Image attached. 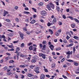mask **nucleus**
I'll return each instance as SVG.
<instances>
[{
	"label": "nucleus",
	"mask_w": 79,
	"mask_h": 79,
	"mask_svg": "<svg viewBox=\"0 0 79 79\" xmlns=\"http://www.w3.org/2000/svg\"><path fill=\"white\" fill-rule=\"evenodd\" d=\"M73 54V52L72 51L71 52L70 51H69L66 52V55H68L67 56V59L69 58V56H70V55H72Z\"/></svg>",
	"instance_id": "nucleus-1"
},
{
	"label": "nucleus",
	"mask_w": 79,
	"mask_h": 79,
	"mask_svg": "<svg viewBox=\"0 0 79 79\" xmlns=\"http://www.w3.org/2000/svg\"><path fill=\"white\" fill-rule=\"evenodd\" d=\"M39 56H42L43 59H45L46 57L45 56V55L44 54L42 53H39Z\"/></svg>",
	"instance_id": "nucleus-2"
},
{
	"label": "nucleus",
	"mask_w": 79,
	"mask_h": 79,
	"mask_svg": "<svg viewBox=\"0 0 79 79\" xmlns=\"http://www.w3.org/2000/svg\"><path fill=\"white\" fill-rule=\"evenodd\" d=\"M47 12L43 10L41 12V15H42L43 16H45L47 15Z\"/></svg>",
	"instance_id": "nucleus-3"
},
{
	"label": "nucleus",
	"mask_w": 79,
	"mask_h": 79,
	"mask_svg": "<svg viewBox=\"0 0 79 79\" xmlns=\"http://www.w3.org/2000/svg\"><path fill=\"white\" fill-rule=\"evenodd\" d=\"M19 33L20 35V36L21 39H23V36H24V34H23L21 33V32L20 31H19Z\"/></svg>",
	"instance_id": "nucleus-4"
},
{
	"label": "nucleus",
	"mask_w": 79,
	"mask_h": 79,
	"mask_svg": "<svg viewBox=\"0 0 79 79\" xmlns=\"http://www.w3.org/2000/svg\"><path fill=\"white\" fill-rule=\"evenodd\" d=\"M49 5H50L52 8V9H54V8H55V6L52 2H50L49 3Z\"/></svg>",
	"instance_id": "nucleus-5"
},
{
	"label": "nucleus",
	"mask_w": 79,
	"mask_h": 79,
	"mask_svg": "<svg viewBox=\"0 0 79 79\" xmlns=\"http://www.w3.org/2000/svg\"><path fill=\"white\" fill-rule=\"evenodd\" d=\"M57 22V20H56V18L54 17L53 19V20L52 21V23L53 24H55V23H56Z\"/></svg>",
	"instance_id": "nucleus-6"
},
{
	"label": "nucleus",
	"mask_w": 79,
	"mask_h": 79,
	"mask_svg": "<svg viewBox=\"0 0 79 79\" xmlns=\"http://www.w3.org/2000/svg\"><path fill=\"white\" fill-rule=\"evenodd\" d=\"M3 14V16H6V14H8V12L7 11H6L5 10H4Z\"/></svg>",
	"instance_id": "nucleus-7"
},
{
	"label": "nucleus",
	"mask_w": 79,
	"mask_h": 79,
	"mask_svg": "<svg viewBox=\"0 0 79 79\" xmlns=\"http://www.w3.org/2000/svg\"><path fill=\"white\" fill-rule=\"evenodd\" d=\"M49 47L51 50H53V48H54V46L53 45H51L49 46Z\"/></svg>",
	"instance_id": "nucleus-8"
},
{
	"label": "nucleus",
	"mask_w": 79,
	"mask_h": 79,
	"mask_svg": "<svg viewBox=\"0 0 79 79\" xmlns=\"http://www.w3.org/2000/svg\"><path fill=\"white\" fill-rule=\"evenodd\" d=\"M45 77V75L44 74H41L40 76V79H44Z\"/></svg>",
	"instance_id": "nucleus-9"
},
{
	"label": "nucleus",
	"mask_w": 79,
	"mask_h": 79,
	"mask_svg": "<svg viewBox=\"0 0 79 79\" xmlns=\"http://www.w3.org/2000/svg\"><path fill=\"white\" fill-rule=\"evenodd\" d=\"M47 8H48V10H51V7L50 5H48L47 6Z\"/></svg>",
	"instance_id": "nucleus-10"
},
{
	"label": "nucleus",
	"mask_w": 79,
	"mask_h": 79,
	"mask_svg": "<svg viewBox=\"0 0 79 79\" xmlns=\"http://www.w3.org/2000/svg\"><path fill=\"white\" fill-rule=\"evenodd\" d=\"M23 13H24V14H26V15H29V14H30V12L26 11H24Z\"/></svg>",
	"instance_id": "nucleus-11"
},
{
	"label": "nucleus",
	"mask_w": 79,
	"mask_h": 79,
	"mask_svg": "<svg viewBox=\"0 0 79 79\" xmlns=\"http://www.w3.org/2000/svg\"><path fill=\"white\" fill-rule=\"evenodd\" d=\"M7 47H9V48H14V46L11 45H7Z\"/></svg>",
	"instance_id": "nucleus-12"
},
{
	"label": "nucleus",
	"mask_w": 79,
	"mask_h": 79,
	"mask_svg": "<svg viewBox=\"0 0 79 79\" xmlns=\"http://www.w3.org/2000/svg\"><path fill=\"white\" fill-rule=\"evenodd\" d=\"M75 51H76V47L75 46H74L73 48V52L74 53H75Z\"/></svg>",
	"instance_id": "nucleus-13"
},
{
	"label": "nucleus",
	"mask_w": 79,
	"mask_h": 79,
	"mask_svg": "<svg viewBox=\"0 0 79 79\" xmlns=\"http://www.w3.org/2000/svg\"><path fill=\"white\" fill-rule=\"evenodd\" d=\"M35 23V21L34 20H33L31 22H30L31 24H34Z\"/></svg>",
	"instance_id": "nucleus-14"
},
{
	"label": "nucleus",
	"mask_w": 79,
	"mask_h": 79,
	"mask_svg": "<svg viewBox=\"0 0 79 79\" xmlns=\"http://www.w3.org/2000/svg\"><path fill=\"white\" fill-rule=\"evenodd\" d=\"M29 50L31 51L33 50V48H32V46H31L29 48Z\"/></svg>",
	"instance_id": "nucleus-15"
},
{
	"label": "nucleus",
	"mask_w": 79,
	"mask_h": 79,
	"mask_svg": "<svg viewBox=\"0 0 79 79\" xmlns=\"http://www.w3.org/2000/svg\"><path fill=\"white\" fill-rule=\"evenodd\" d=\"M74 20L75 21H76V23H79V21L77 19H74Z\"/></svg>",
	"instance_id": "nucleus-16"
},
{
	"label": "nucleus",
	"mask_w": 79,
	"mask_h": 79,
	"mask_svg": "<svg viewBox=\"0 0 79 79\" xmlns=\"http://www.w3.org/2000/svg\"><path fill=\"white\" fill-rule=\"evenodd\" d=\"M48 31H49V32H50L51 34H53V31H52V30L51 29H49Z\"/></svg>",
	"instance_id": "nucleus-17"
},
{
	"label": "nucleus",
	"mask_w": 79,
	"mask_h": 79,
	"mask_svg": "<svg viewBox=\"0 0 79 79\" xmlns=\"http://www.w3.org/2000/svg\"><path fill=\"white\" fill-rule=\"evenodd\" d=\"M61 47H59L56 48V51H58V50H61Z\"/></svg>",
	"instance_id": "nucleus-18"
},
{
	"label": "nucleus",
	"mask_w": 79,
	"mask_h": 79,
	"mask_svg": "<svg viewBox=\"0 0 79 79\" xmlns=\"http://www.w3.org/2000/svg\"><path fill=\"white\" fill-rule=\"evenodd\" d=\"M55 66H56V64L55 63H53V64H52V68H53L55 67Z\"/></svg>",
	"instance_id": "nucleus-19"
},
{
	"label": "nucleus",
	"mask_w": 79,
	"mask_h": 79,
	"mask_svg": "<svg viewBox=\"0 0 79 79\" xmlns=\"http://www.w3.org/2000/svg\"><path fill=\"white\" fill-rule=\"evenodd\" d=\"M67 61H69V62H74V61L73 60L71 59H67Z\"/></svg>",
	"instance_id": "nucleus-20"
},
{
	"label": "nucleus",
	"mask_w": 79,
	"mask_h": 79,
	"mask_svg": "<svg viewBox=\"0 0 79 79\" xmlns=\"http://www.w3.org/2000/svg\"><path fill=\"white\" fill-rule=\"evenodd\" d=\"M15 21H16L17 23H18L19 22V19L18 18H16L15 19Z\"/></svg>",
	"instance_id": "nucleus-21"
},
{
	"label": "nucleus",
	"mask_w": 79,
	"mask_h": 79,
	"mask_svg": "<svg viewBox=\"0 0 79 79\" xmlns=\"http://www.w3.org/2000/svg\"><path fill=\"white\" fill-rule=\"evenodd\" d=\"M74 39H77V40H78L79 39V37L75 36L73 37Z\"/></svg>",
	"instance_id": "nucleus-22"
},
{
	"label": "nucleus",
	"mask_w": 79,
	"mask_h": 79,
	"mask_svg": "<svg viewBox=\"0 0 79 79\" xmlns=\"http://www.w3.org/2000/svg\"><path fill=\"white\" fill-rule=\"evenodd\" d=\"M39 69L38 67H36L35 69H34V71H39Z\"/></svg>",
	"instance_id": "nucleus-23"
},
{
	"label": "nucleus",
	"mask_w": 79,
	"mask_h": 79,
	"mask_svg": "<svg viewBox=\"0 0 79 79\" xmlns=\"http://www.w3.org/2000/svg\"><path fill=\"white\" fill-rule=\"evenodd\" d=\"M5 61L6 62H8V57H5Z\"/></svg>",
	"instance_id": "nucleus-24"
},
{
	"label": "nucleus",
	"mask_w": 79,
	"mask_h": 79,
	"mask_svg": "<svg viewBox=\"0 0 79 79\" xmlns=\"http://www.w3.org/2000/svg\"><path fill=\"white\" fill-rule=\"evenodd\" d=\"M74 65L75 66H78L79 65V64L77 63H76L75 62H74Z\"/></svg>",
	"instance_id": "nucleus-25"
},
{
	"label": "nucleus",
	"mask_w": 79,
	"mask_h": 79,
	"mask_svg": "<svg viewBox=\"0 0 79 79\" xmlns=\"http://www.w3.org/2000/svg\"><path fill=\"white\" fill-rule=\"evenodd\" d=\"M30 67V68H31V69H33V68H34V67H35V65H31Z\"/></svg>",
	"instance_id": "nucleus-26"
},
{
	"label": "nucleus",
	"mask_w": 79,
	"mask_h": 79,
	"mask_svg": "<svg viewBox=\"0 0 79 79\" xmlns=\"http://www.w3.org/2000/svg\"><path fill=\"white\" fill-rule=\"evenodd\" d=\"M71 26L72 28H74V27L75 26V24L74 23H73L71 24Z\"/></svg>",
	"instance_id": "nucleus-27"
},
{
	"label": "nucleus",
	"mask_w": 79,
	"mask_h": 79,
	"mask_svg": "<svg viewBox=\"0 0 79 79\" xmlns=\"http://www.w3.org/2000/svg\"><path fill=\"white\" fill-rule=\"evenodd\" d=\"M32 9L34 11V12H35V13H36L37 12V10L36 9H35V8H32Z\"/></svg>",
	"instance_id": "nucleus-28"
},
{
	"label": "nucleus",
	"mask_w": 79,
	"mask_h": 79,
	"mask_svg": "<svg viewBox=\"0 0 79 79\" xmlns=\"http://www.w3.org/2000/svg\"><path fill=\"white\" fill-rule=\"evenodd\" d=\"M24 43H22L21 44V47L22 48H23L24 47Z\"/></svg>",
	"instance_id": "nucleus-29"
},
{
	"label": "nucleus",
	"mask_w": 79,
	"mask_h": 79,
	"mask_svg": "<svg viewBox=\"0 0 79 79\" xmlns=\"http://www.w3.org/2000/svg\"><path fill=\"white\" fill-rule=\"evenodd\" d=\"M56 9L57 10V11H58V12H59V11H60V7H59L57 6H56Z\"/></svg>",
	"instance_id": "nucleus-30"
},
{
	"label": "nucleus",
	"mask_w": 79,
	"mask_h": 79,
	"mask_svg": "<svg viewBox=\"0 0 79 79\" xmlns=\"http://www.w3.org/2000/svg\"><path fill=\"white\" fill-rule=\"evenodd\" d=\"M43 3L42 2H40L39 3L38 5H39V6H42L43 5Z\"/></svg>",
	"instance_id": "nucleus-31"
},
{
	"label": "nucleus",
	"mask_w": 79,
	"mask_h": 79,
	"mask_svg": "<svg viewBox=\"0 0 79 79\" xmlns=\"http://www.w3.org/2000/svg\"><path fill=\"white\" fill-rule=\"evenodd\" d=\"M36 62V60H31V62L32 63H35Z\"/></svg>",
	"instance_id": "nucleus-32"
},
{
	"label": "nucleus",
	"mask_w": 79,
	"mask_h": 79,
	"mask_svg": "<svg viewBox=\"0 0 79 79\" xmlns=\"http://www.w3.org/2000/svg\"><path fill=\"white\" fill-rule=\"evenodd\" d=\"M25 65H20L19 66V67L20 68H25Z\"/></svg>",
	"instance_id": "nucleus-33"
},
{
	"label": "nucleus",
	"mask_w": 79,
	"mask_h": 79,
	"mask_svg": "<svg viewBox=\"0 0 79 79\" xmlns=\"http://www.w3.org/2000/svg\"><path fill=\"white\" fill-rule=\"evenodd\" d=\"M63 18H64V19H66V15H64L62 16Z\"/></svg>",
	"instance_id": "nucleus-34"
},
{
	"label": "nucleus",
	"mask_w": 79,
	"mask_h": 79,
	"mask_svg": "<svg viewBox=\"0 0 79 79\" xmlns=\"http://www.w3.org/2000/svg\"><path fill=\"white\" fill-rule=\"evenodd\" d=\"M55 35H57V36H58L60 35V33H58V32H56L55 33Z\"/></svg>",
	"instance_id": "nucleus-35"
},
{
	"label": "nucleus",
	"mask_w": 79,
	"mask_h": 79,
	"mask_svg": "<svg viewBox=\"0 0 79 79\" xmlns=\"http://www.w3.org/2000/svg\"><path fill=\"white\" fill-rule=\"evenodd\" d=\"M28 77H32V75L31 74H28L27 75Z\"/></svg>",
	"instance_id": "nucleus-36"
},
{
	"label": "nucleus",
	"mask_w": 79,
	"mask_h": 79,
	"mask_svg": "<svg viewBox=\"0 0 79 79\" xmlns=\"http://www.w3.org/2000/svg\"><path fill=\"white\" fill-rule=\"evenodd\" d=\"M25 22H27V23L29 22V20L28 19H26L25 20Z\"/></svg>",
	"instance_id": "nucleus-37"
},
{
	"label": "nucleus",
	"mask_w": 79,
	"mask_h": 79,
	"mask_svg": "<svg viewBox=\"0 0 79 79\" xmlns=\"http://www.w3.org/2000/svg\"><path fill=\"white\" fill-rule=\"evenodd\" d=\"M69 18L71 19L72 20H73V19H74L73 17L71 16H69Z\"/></svg>",
	"instance_id": "nucleus-38"
},
{
	"label": "nucleus",
	"mask_w": 79,
	"mask_h": 79,
	"mask_svg": "<svg viewBox=\"0 0 79 79\" xmlns=\"http://www.w3.org/2000/svg\"><path fill=\"white\" fill-rule=\"evenodd\" d=\"M6 22H7L8 23H10V20L8 19H6Z\"/></svg>",
	"instance_id": "nucleus-39"
},
{
	"label": "nucleus",
	"mask_w": 79,
	"mask_h": 79,
	"mask_svg": "<svg viewBox=\"0 0 79 79\" xmlns=\"http://www.w3.org/2000/svg\"><path fill=\"white\" fill-rule=\"evenodd\" d=\"M74 45V44L73 43H71L69 44V47H72V46H73V45Z\"/></svg>",
	"instance_id": "nucleus-40"
},
{
	"label": "nucleus",
	"mask_w": 79,
	"mask_h": 79,
	"mask_svg": "<svg viewBox=\"0 0 79 79\" xmlns=\"http://www.w3.org/2000/svg\"><path fill=\"white\" fill-rule=\"evenodd\" d=\"M67 35H69L70 36V37H71V34H70V32H67Z\"/></svg>",
	"instance_id": "nucleus-41"
},
{
	"label": "nucleus",
	"mask_w": 79,
	"mask_h": 79,
	"mask_svg": "<svg viewBox=\"0 0 79 79\" xmlns=\"http://www.w3.org/2000/svg\"><path fill=\"white\" fill-rule=\"evenodd\" d=\"M62 77H64V79H68L67 77L65 76L64 75H62Z\"/></svg>",
	"instance_id": "nucleus-42"
},
{
	"label": "nucleus",
	"mask_w": 79,
	"mask_h": 79,
	"mask_svg": "<svg viewBox=\"0 0 79 79\" xmlns=\"http://www.w3.org/2000/svg\"><path fill=\"white\" fill-rule=\"evenodd\" d=\"M46 47V45H44L43 46V48L42 49V50H45V48Z\"/></svg>",
	"instance_id": "nucleus-43"
},
{
	"label": "nucleus",
	"mask_w": 79,
	"mask_h": 79,
	"mask_svg": "<svg viewBox=\"0 0 79 79\" xmlns=\"http://www.w3.org/2000/svg\"><path fill=\"white\" fill-rule=\"evenodd\" d=\"M57 32H58V33L60 34V33H61V30L60 29L59 30H58Z\"/></svg>",
	"instance_id": "nucleus-44"
},
{
	"label": "nucleus",
	"mask_w": 79,
	"mask_h": 79,
	"mask_svg": "<svg viewBox=\"0 0 79 79\" xmlns=\"http://www.w3.org/2000/svg\"><path fill=\"white\" fill-rule=\"evenodd\" d=\"M15 10H17L18 9V6H16L15 7Z\"/></svg>",
	"instance_id": "nucleus-45"
},
{
	"label": "nucleus",
	"mask_w": 79,
	"mask_h": 79,
	"mask_svg": "<svg viewBox=\"0 0 79 79\" xmlns=\"http://www.w3.org/2000/svg\"><path fill=\"white\" fill-rule=\"evenodd\" d=\"M38 58L39 57H38L37 56H35V57H34V59L35 60H37Z\"/></svg>",
	"instance_id": "nucleus-46"
},
{
	"label": "nucleus",
	"mask_w": 79,
	"mask_h": 79,
	"mask_svg": "<svg viewBox=\"0 0 79 79\" xmlns=\"http://www.w3.org/2000/svg\"><path fill=\"white\" fill-rule=\"evenodd\" d=\"M10 63H14V61L13 60H11L9 61Z\"/></svg>",
	"instance_id": "nucleus-47"
},
{
	"label": "nucleus",
	"mask_w": 79,
	"mask_h": 79,
	"mask_svg": "<svg viewBox=\"0 0 79 79\" xmlns=\"http://www.w3.org/2000/svg\"><path fill=\"white\" fill-rule=\"evenodd\" d=\"M20 57H24V55L23 54H21L20 55Z\"/></svg>",
	"instance_id": "nucleus-48"
},
{
	"label": "nucleus",
	"mask_w": 79,
	"mask_h": 79,
	"mask_svg": "<svg viewBox=\"0 0 79 79\" xmlns=\"http://www.w3.org/2000/svg\"><path fill=\"white\" fill-rule=\"evenodd\" d=\"M44 71L46 73H47V72H48V70L47 69H44Z\"/></svg>",
	"instance_id": "nucleus-49"
},
{
	"label": "nucleus",
	"mask_w": 79,
	"mask_h": 79,
	"mask_svg": "<svg viewBox=\"0 0 79 79\" xmlns=\"http://www.w3.org/2000/svg\"><path fill=\"white\" fill-rule=\"evenodd\" d=\"M69 42H70V43H73V40L72 39H71L69 40Z\"/></svg>",
	"instance_id": "nucleus-50"
},
{
	"label": "nucleus",
	"mask_w": 79,
	"mask_h": 79,
	"mask_svg": "<svg viewBox=\"0 0 79 79\" xmlns=\"http://www.w3.org/2000/svg\"><path fill=\"white\" fill-rule=\"evenodd\" d=\"M47 43L46 41H43V44H46Z\"/></svg>",
	"instance_id": "nucleus-51"
},
{
	"label": "nucleus",
	"mask_w": 79,
	"mask_h": 79,
	"mask_svg": "<svg viewBox=\"0 0 79 79\" xmlns=\"http://www.w3.org/2000/svg\"><path fill=\"white\" fill-rule=\"evenodd\" d=\"M58 24L60 26H61V25H62V22H59Z\"/></svg>",
	"instance_id": "nucleus-52"
},
{
	"label": "nucleus",
	"mask_w": 79,
	"mask_h": 79,
	"mask_svg": "<svg viewBox=\"0 0 79 79\" xmlns=\"http://www.w3.org/2000/svg\"><path fill=\"white\" fill-rule=\"evenodd\" d=\"M6 74H7V75L9 76V75H11V73L10 72L8 73H6Z\"/></svg>",
	"instance_id": "nucleus-53"
},
{
	"label": "nucleus",
	"mask_w": 79,
	"mask_h": 79,
	"mask_svg": "<svg viewBox=\"0 0 79 79\" xmlns=\"http://www.w3.org/2000/svg\"><path fill=\"white\" fill-rule=\"evenodd\" d=\"M32 43L31 42H30L29 44H28V46H30L31 45H32Z\"/></svg>",
	"instance_id": "nucleus-54"
},
{
	"label": "nucleus",
	"mask_w": 79,
	"mask_h": 79,
	"mask_svg": "<svg viewBox=\"0 0 79 79\" xmlns=\"http://www.w3.org/2000/svg\"><path fill=\"white\" fill-rule=\"evenodd\" d=\"M6 54L8 55V56H10V55H11V54L10 53H9L8 52L6 53Z\"/></svg>",
	"instance_id": "nucleus-55"
},
{
	"label": "nucleus",
	"mask_w": 79,
	"mask_h": 79,
	"mask_svg": "<svg viewBox=\"0 0 79 79\" xmlns=\"http://www.w3.org/2000/svg\"><path fill=\"white\" fill-rule=\"evenodd\" d=\"M64 61V58H63L61 60V63H62V62H63V61Z\"/></svg>",
	"instance_id": "nucleus-56"
},
{
	"label": "nucleus",
	"mask_w": 79,
	"mask_h": 79,
	"mask_svg": "<svg viewBox=\"0 0 79 79\" xmlns=\"http://www.w3.org/2000/svg\"><path fill=\"white\" fill-rule=\"evenodd\" d=\"M20 49H19V48H17L16 49V51H19Z\"/></svg>",
	"instance_id": "nucleus-57"
},
{
	"label": "nucleus",
	"mask_w": 79,
	"mask_h": 79,
	"mask_svg": "<svg viewBox=\"0 0 79 79\" xmlns=\"http://www.w3.org/2000/svg\"><path fill=\"white\" fill-rule=\"evenodd\" d=\"M31 32H30V31H27V34L28 35H29V34H31Z\"/></svg>",
	"instance_id": "nucleus-58"
},
{
	"label": "nucleus",
	"mask_w": 79,
	"mask_h": 79,
	"mask_svg": "<svg viewBox=\"0 0 79 79\" xmlns=\"http://www.w3.org/2000/svg\"><path fill=\"white\" fill-rule=\"evenodd\" d=\"M70 38V37H69V36L67 35L66 37V39H67V40H68Z\"/></svg>",
	"instance_id": "nucleus-59"
},
{
	"label": "nucleus",
	"mask_w": 79,
	"mask_h": 79,
	"mask_svg": "<svg viewBox=\"0 0 79 79\" xmlns=\"http://www.w3.org/2000/svg\"><path fill=\"white\" fill-rule=\"evenodd\" d=\"M23 30L25 31H27V29L25 27L23 28Z\"/></svg>",
	"instance_id": "nucleus-60"
},
{
	"label": "nucleus",
	"mask_w": 79,
	"mask_h": 79,
	"mask_svg": "<svg viewBox=\"0 0 79 79\" xmlns=\"http://www.w3.org/2000/svg\"><path fill=\"white\" fill-rule=\"evenodd\" d=\"M63 42H64L65 44H66L67 43V41L66 40H64L63 41Z\"/></svg>",
	"instance_id": "nucleus-61"
},
{
	"label": "nucleus",
	"mask_w": 79,
	"mask_h": 79,
	"mask_svg": "<svg viewBox=\"0 0 79 79\" xmlns=\"http://www.w3.org/2000/svg\"><path fill=\"white\" fill-rule=\"evenodd\" d=\"M49 58L50 61H52V58H51V57L49 56Z\"/></svg>",
	"instance_id": "nucleus-62"
},
{
	"label": "nucleus",
	"mask_w": 79,
	"mask_h": 79,
	"mask_svg": "<svg viewBox=\"0 0 79 79\" xmlns=\"http://www.w3.org/2000/svg\"><path fill=\"white\" fill-rule=\"evenodd\" d=\"M55 3L56 5H57V6H58V5H59V3H58V2H56Z\"/></svg>",
	"instance_id": "nucleus-63"
},
{
	"label": "nucleus",
	"mask_w": 79,
	"mask_h": 79,
	"mask_svg": "<svg viewBox=\"0 0 79 79\" xmlns=\"http://www.w3.org/2000/svg\"><path fill=\"white\" fill-rule=\"evenodd\" d=\"M33 52H36V47H34V50H33Z\"/></svg>",
	"instance_id": "nucleus-64"
}]
</instances>
